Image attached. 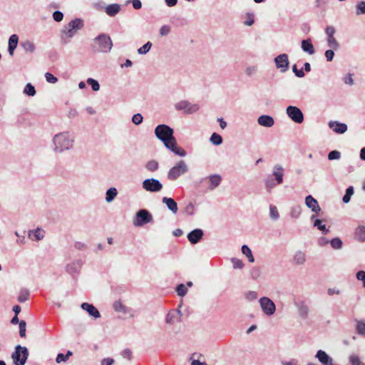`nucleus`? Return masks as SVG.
Masks as SVG:
<instances>
[{
    "label": "nucleus",
    "mask_w": 365,
    "mask_h": 365,
    "mask_svg": "<svg viewBox=\"0 0 365 365\" xmlns=\"http://www.w3.org/2000/svg\"><path fill=\"white\" fill-rule=\"evenodd\" d=\"M151 47L152 43L150 41H148L138 49V53L141 55L146 54L150 50Z\"/></svg>",
    "instance_id": "44"
},
{
    "label": "nucleus",
    "mask_w": 365,
    "mask_h": 365,
    "mask_svg": "<svg viewBox=\"0 0 365 365\" xmlns=\"http://www.w3.org/2000/svg\"><path fill=\"white\" fill-rule=\"evenodd\" d=\"M327 42L328 46L332 49L338 50L340 47V44L336 41L334 36H328L327 38Z\"/></svg>",
    "instance_id": "35"
},
{
    "label": "nucleus",
    "mask_w": 365,
    "mask_h": 365,
    "mask_svg": "<svg viewBox=\"0 0 365 365\" xmlns=\"http://www.w3.org/2000/svg\"><path fill=\"white\" fill-rule=\"evenodd\" d=\"M91 47L95 53H108L113 47V42L108 34H101L93 39Z\"/></svg>",
    "instance_id": "1"
},
{
    "label": "nucleus",
    "mask_w": 365,
    "mask_h": 365,
    "mask_svg": "<svg viewBox=\"0 0 365 365\" xmlns=\"http://www.w3.org/2000/svg\"><path fill=\"white\" fill-rule=\"evenodd\" d=\"M334 49L330 48V49H328L325 51L324 56L327 61H331L333 60L334 57Z\"/></svg>",
    "instance_id": "60"
},
{
    "label": "nucleus",
    "mask_w": 365,
    "mask_h": 365,
    "mask_svg": "<svg viewBox=\"0 0 365 365\" xmlns=\"http://www.w3.org/2000/svg\"><path fill=\"white\" fill-rule=\"evenodd\" d=\"M274 61L277 68L280 69L282 73H284L288 70L289 62L287 54H279L274 58Z\"/></svg>",
    "instance_id": "12"
},
{
    "label": "nucleus",
    "mask_w": 365,
    "mask_h": 365,
    "mask_svg": "<svg viewBox=\"0 0 365 365\" xmlns=\"http://www.w3.org/2000/svg\"><path fill=\"white\" fill-rule=\"evenodd\" d=\"M29 296V290L26 289H23L20 291L19 295L18 297V301L20 303H23L28 300Z\"/></svg>",
    "instance_id": "42"
},
{
    "label": "nucleus",
    "mask_w": 365,
    "mask_h": 365,
    "mask_svg": "<svg viewBox=\"0 0 365 365\" xmlns=\"http://www.w3.org/2000/svg\"><path fill=\"white\" fill-rule=\"evenodd\" d=\"M354 239L359 242H365V226L359 225L354 231Z\"/></svg>",
    "instance_id": "26"
},
{
    "label": "nucleus",
    "mask_w": 365,
    "mask_h": 365,
    "mask_svg": "<svg viewBox=\"0 0 365 365\" xmlns=\"http://www.w3.org/2000/svg\"><path fill=\"white\" fill-rule=\"evenodd\" d=\"M231 262H232L234 269H242L244 267L245 264L241 259H239L235 257H232L231 259Z\"/></svg>",
    "instance_id": "53"
},
{
    "label": "nucleus",
    "mask_w": 365,
    "mask_h": 365,
    "mask_svg": "<svg viewBox=\"0 0 365 365\" xmlns=\"http://www.w3.org/2000/svg\"><path fill=\"white\" fill-rule=\"evenodd\" d=\"M19 335L21 338L26 337V322L24 320H21L19 322Z\"/></svg>",
    "instance_id": "50"
},
{
    "label": "nucleus",
    "mask_w": 365,
    "mask_h": 365,
    "mask_svg": "<svg viewBox=\"0 0 365 365\" xmlns=\"http://www.w3.org/2000/svg\"><path fill=\"white\" fill-rule=\"evenodd\" d=\"M120 11V5L118 4H111L105 7V12L111 17L117 15Z\"/></svg>",
    "instance_id": "25"
},
{
    "label": "nucleus",
    "mask_w": 365,
    "mask_h": 365,
    "mask_svg": "<svg viewBox=\"0 0 365 365\" xmlns=\"http://www.w3.org/2000/svg\"><path fill=\"white\" fill-rule=\"evenodd\" d=\"M87 83L91 87L94 91H98L100 89V84L98 81L94 78H89L87 79Z\"/></svg>",
    "instance_id": "46"
},
{
    "label": "nucleus",
    "mask_w": 365,
    "mask_h": 365,
    "mask_svg": "<svg viewBox=\"0 0 365 365\" xmlns=\"http://www.w3.org/2000/svg\"><path fill=\"white\" fill-rule=\"evenodd\" d=\"M195 212V205L192 202H190L186 207H185V212L188 215H192Z\"/></svg>",
    "instance_id": "64"
},
{
    "label": "nucleus",
    "mask_w": 365,
    "mask_h": 365,
    "mask_svg": "<svg viewBox=\"0 0 365 365\" xmlns=\"http://www.w3.org/2000/svg\"><path fill=\"white\" fill-rule=\"evenodd\" d=\"M356 14L358 16L365 14V1H361L356 4Z\"/></svg>",
    "instance_id": "45"
},
{
    "label": "nucleus",
    "mask_w": 365,
    "mask_h": 365,
    "mask_svg": "<svg viewBox=\"0 0 365 365\" xmlns=\"http://www.w3.org/2000/svg\"><path fill=\"white\" fill-rule=\"evenodd\" d=\"M20 45L26 52L33 53L36 49L35 44L29 40L21 41Z\"/></svg>",
    "instance_id": "31"
},
{
    "label": "nucleus",
    "mask_w": 365,
    "mask_h": 365,
    "mask_svg": "<svg viewBox=\"0 0 365 365\" xmlns=\"http://www.w3.org/2000/svg\"><path fill=\"white\" fill-rule=\"evenodd\" d=\"M163 203L165 204L168 209L170 210L173 214L178 212V204L174 199L168 197H163L162 199Z\"/></svg>",
    "instance_id": "24"
},
{
    "label": "nucleus",
    "mask_w": 365,
    "mask_h": 365,
    "mask_svg": "<svg viewBox=\"0 0 365 365\" xmlns=\"http://www.w3.org/2000/svg\"><path fill=\"white\" fill-rule=\"evenodd\" d=\"M118 190L115 187H110L106 190V201L107 202H111L117 196Z\"/></svg>",
    "instance_id": "30"
},
{
    "label": "nucleus",
    "mask_w": 365,
    "mask_h": 365,
    "mask_svg": "<svg viewBox=\"0 0 365 365\" xmlns=\"http://www.w3.org/2000/svg\"><path fill=\"white\" fill-rule=\"evenodd\" d=\"M143 188L150 192H158L162 190L163 184L155 178H148L142 182Z\"/></svg>",
    "instance_id": "9"
},
{
    "label": "nucleus",
    "mask_w": 365,
    "mask_h": 365,
    "mask_svg": "<svg viewBox=\"0 0 365 365\" xmlns=\"http://www.w3.org/2000/svg\"><path fill=\"white\" fill-rule=\"evenodd\" d=\"M143 120V117L140 113H135L132 117V122L135 125H140Z\"/></svg>",
    "instance_id": "56"
},
{
    "label": "nucleus",
    "mask_w": 365,
    "mask_h": 365,
    "mask_svg": "<svg viewBox=\"0 0 365 365\" xmlns=\"http://www.w3.org/2000/svg\"><path fill=\"white\" fill-rule=\"evenodd\" d=\"M245 298L249 301L255 300L257 298V293L255 291H249L245 294Z\"/></svg>",
    "instance_id": "62"
},
{
    "label": "nucleus",
    "mask_w": 365,
    "mask_h": 365,
    "mask_svg": "<svg viewBox=\"0 0 365 365\" xmlns=\"http://www.w3.org/2000/svg\"><path fill=\"white\" fill-rule=\"evenodd\" d=\"M210 141L214 145H220L222 143L223 139L220 134L217 133H213L210 138Z\"/></svg>",
    "instance_id": "38"
},
{
    "label": "nucleus",
    "mask_w": 365,
    "mask_h": 365,
    "mask_svg": "<svg viewBox=\"0 0 365 365\" xmlns=\"http://www.w3.org/2000/svg\"><path fill=\"white\" fill-rule=\"evenodd\" d=\"M32 235L34 237V240L37 242L42 240L44 237L43 231L41 228H38V227L36 228V230L29 231V237H31Z\"/></svg>",
    "instance_id": "33"
},
{
    "label": "nucleus",
    "mask_w": 365,
    "mask_h": 365,
    "mask_svg": "<svg viewBox=\"0 0 365 365\" xmlns=\"http://www.w3.org/2000/svg\"><path fill=\"white\" fill-rule=\"evenodd\" d=\"M19 43V36L16 34H12L9 38L8 52L11 56H14V51Z\"/></svg>",
    "instance_id": "22"
},
{
    "label": "nucleus",
    "mask_w": 365,
    "mask_h": 365,
    "mask_svg": "<svg viewBox=\"0 0 365 365\" xmlns=\"http://www.w3.org/2000/svg\"><path fill=\"white\" fill-rule=\"evenodd\" d=\"M269 215L274 220H277L279 218V214L276 206L272 205L269 206Z\"/></svg>",
    "instance_id": "47"
},
{
    "label": "nucleus",
    "mask_w": 365,
    "mask_h": 365,
    "mask_svg": "<svg viewBox=\"0 0 365 365\" xmlns=\"http://www.w3.org/2000/svg\"><path fill=\"white\" fill-rule=\"evenodd\" d=\"M83 264V262L81 259L73 261L66 266V271L71 275L78 274L81 269Z\"/></svg>",
    "instance_id": "14"
},
{
    "label": "nucleus",
    "mask_w": 365,
    "mask_h": 365,
    "mask_svg": "<svg viewBox=\"0 0 365 365\" xmlns=\"http://www.w3.org/2000/svg\"><path fill=\"white\" fill-rule=\"evenodd\" d=\"M208 178H209V181H210V185L208 187V189L210 190H212L215 187H217L220 185V182L222 180L221 176L217 174L210 175L208 177Z\"/></svg>",
    "instance_id": "29"
},
{
    "label": "nucleus",
    "mask_w": 365,
    "mask_h": 365,
    "mask_svg": "<svg viewBox=\"0 0 365 365\" xmlns=\"http://www.w3.org/2000/svg\"><path fill=\"white\" fill-rule=\"evenodd\" d=\"M81 307L82 309L86 311L91 317L95 319H98L101 317L99 311L92 304L83 302L81 304Z\"/></svg>",
    "instance_id": "18"
},
{
    "label": "nucleus",
    "mask_w": 365,
    "mask_h": 365,
    "mask_svg": "<svg viewBox=\"0 0 365 365\" xmlns=\"http://www.w3.org/2000/svg\"><path fill=\"white\" fill-rule=\"evenodd\" d=\"M259 303L263 313L267 316H272L275 313L276 305L269 297H261L259 300Z\"/></svg>",
    "instance_id": "8"
},
{
    "label": "nucleus",
    "mask_w": 365,
    "mask_h": 365,
    "mask_svg": "<svg viewBox=\"0 0 365 365\" xmlns=\"http://www.w3.org/2000/svg\"><path fill=\"white\" fill-rule=\"evenodd\" d=\"M113 309L115 312L126 313L127 307L122 304L120 301H115L113 303Z\"/></svg>",
    "instance_id": "43"
},
{
    "label": "nucleus",
    "mask_w": 365,
    "mask_h": 365,
    "mask_svg": "<svg viewBox=\"0 0 365 365\" xmlns=\"http://www.w3.org/2000/svg\"><path fill=\"white\" fill-rule=\"evenodd\" d=\"M153 215L148 210L140 209L135 214L134 225L137 227H141L145 224L153 222Z\"/></svg>",
    "instance_id": "7"
},
{
    "label": "nucleus",
    "mask_w": 365,
    "mask_h": 365,
    "mask_svg": "<svg viewBox=\"0 0 365 365\" xmlns=\"http://www.w3.org/2000/svg\"><path fill=\"white\" fill-rule=\"evenodd\" d=\"M84 26V21L80 18L72 19L61 31L67 38H73L78 30Z\"/></svg>",
    "instance_id": "4"
},
{
    "label": "nucleus",
    "mask_w": 365,
    "mask_h": 365,
    "mask_svg": "<svg viewBox=\"0 0 365 365\" xmlns=\"http://www.w3.org/2000/svg\"><path fill=\"white\" fill-rule=\"evenodd\" d=\"M176 292L180 297H184L187 292V289L183 284H180L176 287Z\"/></svg>",
    "instance_id": "52"
},
{
    "label": "nucleus",
    "mask_w": 365,
    "mask_h": 365,
    "mask_svg": "<svg viewBox=\"0 0 365 365\" xmlns=\"http://www.w3.org/2000/svg\"><path fill=\"white\" fill-rule=\"evenodd\" d=\"M301 212H302L301 207L299 205H297L292 208L291 212H290V215L292 218L297 219L300 216Z\"/></svg>",
    "instance_id": "48"
},
{
    "label": "nucleus",
    "mask_w": 365,
    "mask_h": 365,
    "mask_svg": "<svg viewBox=\"0 0 365 365\" xmlns=\"http://www.w3.org/2000/svg\"><path fill=\"white\" fill-rule=\"evenodd\" d=\"M286 113L288 117L296 123H302L304 121V114L297 106H289L287 107Z\"/></svg>",
    "instance_id": "10"
},
{
    "label": "nucleus",
    "mask_w": 365,
    "mask_h": 365,
    "mask_svg": "<svg viewBox=\"0 0 365 365\" xmlns=\"http://www.w3.org/2000/svg\"><path fill=\"white\" fill-rule=\"evenodd\" d=\"M315 358L322 364V365H334L333 359L324 351H317Z\"/></svg>",
    "instance_id": "15"
},
{
    "label": "nucleus",
    "mask_w": 365,
    "mask_h": 365,
    "mask_svg": "<svg viewBox=\"0 0 365 365\" xmlns=\"http://www.w3.org/2000/svg\"><path fill=\"white\" fill-rule=\"evenodd\" d=\"M155 135L156 138L163 143L165 147L173 141L174 130L166 124H160L155 128Z\"/></svg>",
    "instance_id": "3"
},
{
    "label": "nucleus",
    "mask_w": 365,
    "mask_h": 365,
    "mask_svg": "<svg viewBox=\"0 0 365 365\" xmlns=\"http://www.w3.org/2000/svg\"><path fill=\"white\" fill-rule=\"evenodd\" d=\"M349 362L351 365H364V363L361 361L359 357L355 354L350 355Z\"/></svg>",
    "instance_id": "51"
},
{
    "label": "nucleus",
    "mask_w": 365,
    "mask_h": 365,
    "mask_svg": "<svg viewBox=\"0 0 365 365\" xmlns=\"http://www.w3.org/2000/svg\"><path fill=\"white\" fill-rule=\"evenodd\" d=\"M301 48L304 52H306L310 55H312L315 53V49L311 38L302 40L301 42Z\"/></svg>",
    "instance_id": "23"
},
{
    "label": "nucleus",
    "mask_w": 365,
    "mask_h": 365,
    "mask_svg": "<svg viewBox=\"0 0 365 365\" xmlns=\"http://www.w3.org/2000/svg\"><path fill=\"white\" fill-rule=\"evenodd\" d=\"M166 148L171 150L174 154L180 157H185L186 155V152L184 149L177 145L176 140L175 139L170 143H169Z\"/></svg>",
    "instance_id": "19"
},
{
    "label": "nucleus",
    "mask_w": 365,
    "mask_h": 365,
    "mask_svg": "<svg viewBox=\"0 0 365 365\" xmlns=\"http://www.w3.org/2000/svg\"><path fill=\"white\" fill-rule=\"evenodd\" d=\"M177 110H182L185 114H192L197 112L200 107L197 104H192L187 101H181L175 104Z\"/></svg>",
    "instance_id": "11"
},
{
    "label": "nucleus",
    "mask_w": 365,
    "mask_h": 365,
    "mask_svg": "<svg viewBox=\"0 0 365 365\" xmlns=\"http://www.w3.org/2000/svg\"><path fill=\"white\" fill-rule=\"evenodd\" d=\"M36 93L35 87L31 83H28L24 89V93L29 96H34Z\"/></svg>",
    "instance_id": "41"
},
{
    "label": "nucleus",
    "mask_w": 365,
    "mask_h": 365,
    "mask_svg": "<svg viewBox=\"0 0 365 365\" xmlns=\"http://www.w3.org/2000/svg\"><path fill=\"white\" fill-rule=\"evenodd\" d=\"M53 19L56 22H61L63 19V14L61 11H55L53 13Z\"/></svg>",
    "instance_id": "58"
},
{
    "label": "nucleus",
    "mask_w": 365,
    "mask_h": 365,
    "mask_svg": "<svg viewBox=\"0 0 365 365\" xmlns=\"http://www.w3.org/2000/svg\"><path fill=\"white\" fill-rule=\"evenodd\" d=\"M261 274L260 269L257 267H254L250 269V276L253 279H257Z\"/></svg>",
    "instance_id": "55"
},
{
    "label": "nucleus",
    "mask_w": 365,
    "mask_h": 365,
    "mask_svg": "<svg viewBox=\"0 0 365 365\" xmlns=\"http://www.w3.org/2000/svg\"><path fill=\"white\" fill-rule=\"evenodd\" d=\"M241 251L243 255H245L250 262H255V257L252 255L251 249L247 245H243L241 248Z\"/></svg>",
    "instance_id": "34"
},
{
    "label": "nucleus",
    "mask_w": 365,
    "mask_h": 365,
    "mask_svg": "<svg viewBox=\"0 0 365 365\" xmlns=\"http://www.w3.org/2000/svg\"><path fill=\"white\" fill-rule=\"evenodd\" d=\"M53 143L54 145V151L62 153L65 150H68L73 147V139L71 138L67 132L56 134L53 138Z\"/></svg>",
    "instance_id": "2"
},
{
    "label": "nucleus",
    "mask_w": 365,
    "mask_h": 365,
    "mask_svg": "<svg viewBox=\"0 0 365 365\" xmlns=\"http://www.w3.org/2000/svg\"><path fill=\"white\" fill-rule=\"evenodd\" d=\"M329 243H330L331 247L334 250H341L342 248V247H343V242L338 237L331 239L329 241Z\"/></svg>",
    "instance_id": "39"
},
{
    "label": "nucleus",
    "mask_w": 365,
    "mask_h": 365,
    "mask_svg": "<svg viewBox=\"0 0 365 365\" xmlns=\"http://www.w3.org/2000/svg\"><path fill=\"white\" fill-rule=\"evenodd\" d=\"M305 205L316 214H319L322 210L317 200L310 195L305 197Z\"/></svg>",
    "instance_id": "16"
},
{
    "label": "nucleus",
    "mask_w": 365,
    "mask_h": 365,
    "mask_svg": "<svg viewBox=\"0 0 365 365\" xmlns=\"http://www.w3.org/2000/svg\"><path fill=\"white\" fill-rule=\"evenodd\" d=\"M295 305L298 308L299 316L303 319H306L309 314L308 306L305 304L304 302H295Z\"/></svg>",
    "instance_id": "28"
},
{
    "label": "nucleus",
    "mask_w": 365,
    "mask_h": 365,
    "mask_svg": "<svg viewBox=\"0 0 365 365\" xmlns=\"http://www.w3.org/2000/svg\"><path fill=\"white\" fill-rule=\"evenodd\" d=\"M354 190L353 186H349L346 188L345 195L343 196L342 201L344 203L350 202L351 197L354 195Z\"/></svg>",
    "instance_id": "40"
},
{
    "label": "nucleus",
    "mask_w": 365,
    "mask_h": 365,
    "mask_svg": "<svg viewBox=\"0 0 365 365\" xmlns=\"http://www.w3.org/2000/svg\"><path fill=\"white\" fill-rule=\"evenodd\" d=\"M188 171V167L184 160H180L174 167L171 168L168 173V179L175 180L180 175Z\"/></svg>",
    "instance_id": "6"
},
{
    "label": "nucleus",
    "mask_w": 365,
    "mask_h": 365,
    "mask_svg": "<svg viewBox=\"0 0 365 365\" xmlns=\"http://www.w3.org/2000/svg\"><path fill=\"white\" fill-rule=\"evenodd\" d=\"M329 127L336 133L343 134L346 132L348 127L346 123L339 121H329Z\"/></svg>",
    "instance_id": "17"
},
{
    "label": "nucleus",
    "mask_w": 365,
    "mask_h": 365,
    "mask_svg": "<svg viewBox=\"0 0 365 365\" xmlns=\"http://www.w3.org/2000/svg\"><path fill=\"white\" fill-rule=\"evenodd\" d=\"M356 332L361 336H365V319L358 320L356 319Z\"/></svg>",
    "instance_id": "32"
},
{
    "label": "nucleus",
    "mask_w": 365,
    "mask_h": 365,
    "mask_svg": "<svg viewBox=\"0 0 365 365\" xmlns=\"http://www.w3.org/2000/svg\"><path fill=\"white\" fill-rule=\"evenodd\" d=\"M341 158V153L338 150H331L328 154V159L329 160H339Z\"/></svg>",
    "instance_id": "54"
},
{
    "label": "nucleus",
    "mask_w": 365,
    "mask_h": 365,
    "mask_svg": "<svg viewBox=\"0 0 365 365\" xmlns=\"http://www.w3.org/2000/svg\"><path fill=\"white\" fill-rule=\"evenodd\" d=\"M145 168L148 171L155 172L158 170L159 164L158 161H156L155 160H150L147 162V163L145 165Z\"/></svg>",
    "instance_id": "37"
},
{
    "label": "nucleus",
    "mask_w": 365,
    "mask_h": 365,
    "mask_svg": "<svg viewBox=\"0 0 365 365\" xmlns=\"http://www.w3.org/2000/svg\"><path fill=\"white\" fill-rule=\"evenodd\" d=\"M273 175L277 181V184H281L283 182L284 176V168L279 165H277L274 168Z\"/></svg>",
    "instance_id": "27"
},
{
    "label": "nucleus",
    "mask_w": 365,
    "mask_h": 365,
    "mask_svg": "<svg viewBox=\"0 0 365 365\" xmlns=\"http://www.w3.org/2000/svg\"><path fill=\"white\" fill-rule=\"evenodd\" d=\"M29 357V350L26 346L17 345L11 354L14 365H25Z\"/></svg>",
    "instance_id": "5"
},
{
    "label": "nucleus",
    "mask_w": 365,
    "mask_h": 365,
    "mask_svg": "<svg viewBox=\"0 0 365 365\" xmlns=\"http://www.w3.org/2000/svg\"><path fill=\"white\" fill-rule=\"evenodd\" d=\"M310 220L313 222V226L317 227L324 235L329 232V230L326 227V225L323 224L322 221L318 219L315 215H312Z\"/></svg>",
    "instance_id": "21"
},
{
    "label": "nucleus",
    "mask_w": 365,
    "mask_h": 365,
    "mask_svg": "<svg viewBox=\"0 0 365 365\" xmlns=\"http://www.w3.org/2000/svg\"><path fill=\"white\" fill-rule=\"evenodd\" d=\"M203 235H204L203 230L200 228H196V229H194L193 230H192L191 232H190L187 234V237L191 244L195 245V244L198 243L202 240Z\"/></svg>",
    "instance_id": "13"
},
{
    "label": "nucleus",
    "mask_w": 365,
    "mask_h": 365,
    "mask_svg": "<svg viewBox=\"0 0 365 365\" xmlns=\"http://www.w3.org/2000/svg\"><path fill=\"white\" fill-rule=\"evenodd\" d=\"M247 19L244 21V24L246 26H252L255 23V15L253 13H247L246 14Z\"/></svg>",
    "instance_id": "49"
},
{
    "label": "nucleus",
    "mask_w": 365,
    "mask_h": 365,
    "mask_svg": "<svg viewBox=\"0 0 365 365\" xmlns=\"http://www.w3.org/2000/svg\"><path fill=\"white\" fill-rule=\"evenodd\" d=\"M257 123L261 126L270 128L274 125V120L269 115H262L258 118Z\"/></svg>",
    "instance_id": "20"
},
{
    "label": "nucleus",
    "mask_w": 365,
    "mask_h": 365,
    "mask_svg": "<svg viewBox=\"0 0 365 365\" xmlns=\"http://www.w3.org/2000/svg\"><path fill=\"white\" fill-rule=\"evenodd\" d=\"M68 360L66 356L63 353H58L56 358V361L57 364H60L61 362H66Z\"/></svg>",
    "instance_id": "63"
},
{
    "label": "nucleus",
    "mask_w": 365,
    "mask_h": 365,
    "mask_svg": "<svg viewBox=\"0 0 365 365\" xmlns=\"http://www.w3.org/2000/svg\"><path fill=\"white\" fill-rule=\"evenodd\" d=\"M292 71L298 78H303L305 76L303 68L298 69L296 64L292 66Z\"/></svg>",
    "instance_id": "57"
},
{
    "label": "nucleus",
    "mask_w": 365,
    "mask_h": 365,
    "mask_svg": "<svg viewBox=\"0 0 365 365\" xmlns=\"http://www.w3.org/2000/svg\"><path fill=\"white\" fill-rule=\"evenodd\" d=\"M306 260L305 254L302 251H297L294 256V261L297 264H303Z\"/></svg>",
    "instance_id": "36"
},
{
    "label": "nucleus",
    "mask_w": 365,
    "mask_h": 365,
    "mask_svg": "<svg viewBox=\"0 0 365 365\" xmlns=\"http://www.w3.org/2000/svg\"><path fill=\"white\" fill-rule=\"evenodd\" d=\"M356 277L358 280L361 281L363 287L365 288V271L360 270L356 272Z\"/></svg>",
    "instance_id": "61"
},
{
    "label": "nucleus",
    "mask_w": 365,
    "mask_h": 365,
    "mask_svg": "<svg viewBox=\"0 0 365 365\" xmlns=\"http://www.w3.org/2000/svg\"><path fill=\"white\" fill-rule=\"evenodd\" d=\"M45 78L47 82L51 83H55L58 81V78L51 73H46Z\"/></svg>",
    "instance_id": "59"
}]
</instances>
